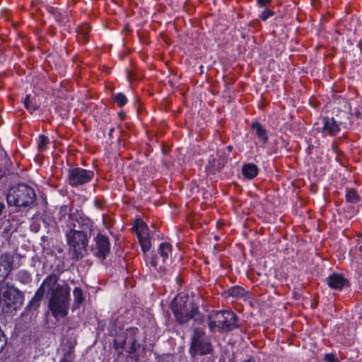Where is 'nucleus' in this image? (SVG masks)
Instances as JSON below:
<instances>
[{
	"label": "nucleus",
	"instance_id": "nucleus-38",
	"mask_svg": "<svg viewBox=\"0 0 362 362\" xmlns=\"http://www.w3.org/2000/svg\"><path fill=\"white\" fill-rule=\"evenodd\" d=\"M127 78H128L129 81L134 80V78H133V76L132 75V73L129 71H127Z\"/></svg>",
	"mask_w": 362,
	"mask_h": 362
},
{
	"label": "nucleus",
	"instance_id": "nucleus-44",
	"mask_svg": "<svg viewBox=\"0 0 362 362\" xmlns=\"http://www.w3.org/2000/svg\"><path fill=\"white\" fill-rule=\"evenodd\" d=\"M355 115H356L357 117H358L361 115L360 112H358H358H355Z\"/></svg>",
	"mask_w": 362,
	"mask_h": 362
},
{
	"label": "nucleus",
	"instance_id": "nucleus-35",
	"mask_svg": "<svg viewBox=\"0 0 362 362\" xmlns=\"http://www.w3.org/2000/svg\"><path fill=\"white\" fill-rule=\"evenodd\" d=\"M148 259H150V264L151 266H153V267H156L157 265H158V259H157V257H147Z\"/></svg>",
	"mask_w": 362,
	"mask_h": 362
},
{
	"label": "nucleus",
	"instance_id": "nucleus-4",
	"mask_svg": "<svg viewBox=\"0 0 362 362\" xmlns=\"http://www.w3.org/2000/svg\"><path fill=\"white\" fill-rule=\"evenodd\" d=\"M207 324L211 332H229L239 327L238 317L232 311L222 310L208 315Z\"/></svg>",
	"mask_w": 362,
	"mask_h": 362
},
{
	"label": "nucleus",
	"instance_id": "nucleus-37",
	"mask_svg": "<svg viewBox=\"0 0 362 362\" xmlns=\"http://www.w3.org/2000/svg\"><path fill=\"white\" fill-rule=\"evenodd\" d=\"M131 349H132V351H135L136 350V341L135 340H134L132 341V347H131Z\"/></svg>",
	"mask_w": 362,
	"mask_h": 362
},
{
	"label": "nucleus",
	"instance_id": "nucleus-46",
	"mask_svg": "<svg viewBox=\"0 0 362 362\" xmlns=\"http://www.w3.org/2000/svg\"><path fill=\"white\" fill-rule=\"evenodd\" d=\"M119 339H115V343L117 344L118 342Z\"/></svg>",
	"mask_w": 362,
	"mask_h": 362
},
{
	"label": "nucleus",
	"instance_id": "nucleus-8",
	"mask_svg": "<svg viewBox=\"0 0 362 362\" xmlns=\"http://www.w3.org/2000/svg\"><path fill=\"white\" fill-rule=\"evenodd\" d=\"M94 177V172L78 167L69 169L67 181L72 187H78L90 182Z\"/></svg>",
	"mask_w": 362,
	"mask_h": 362
},
{
	"label": "nucleus",
	"instance_id": "nucleus-5",
	"mask_svg": "<svg viewBox=\"0 0 362 362\" xmlns=\"http://www.w3.org/2000/svg\"><path fill=\"white\" fill-rule=\"evenodd\" d=\"M6 198L9 205L27 207L35 202L36 195L33 187L22 183L11 187Z\"/></svg>",
	"mask_w": 362,
	"mask_h": 362
},
{
	"label": "nucleus",
	"instance_id": "nucleus-45",
	"mask_svg": "<svg viewBox=\"0 0 362 362\" xmlns=\"http://www.w3.org/2000/svg\"><path fill=\"white\" fill-rule=\"evenodd\" d=\"M228 149L229 151H230V150L232 149V146H228Z\"/></svg>",
	"mask_w": 362,
	"mask_h": 362
},
{
	"label": "nucleus",
	"instance_id": "nucleus-6",
	"mask_svg": "<svg viewBox=\"0 0 362 362\" xmlns=\"http://www.w3.org/2000/svg\"><path fill=\"white\" fill-rule=\"evenodd\" d=\"M214 348L211 339L205 331L199 327H194L190 338L189 353L192 356H204L212 354Z\"/></svg>",
	"mask_w": 362,
	"mask_h": 362
},
{
	"label": "nucleus",
	"instance_id": "nucleus-36",
	"mask_svg": "<svg viewBox=\"0 0 362 362\" xmlns=\"http://www.w3.org/2000/svg\"><path fill=\"white\" fill-rule=\"evenodd\" d=\"M259 6L263 7L269 4L271 0H257Z\"/></svg>",
	"mask_w": 362,
	"mask_h": 362
},
{
	"label": "nucleus",
	"instance_id": "nucleus-3",
	"mask_svg": "<svg viewBox=\"0 0 362 362\" xmlns=\"http://www.w3.org/2000/svg\"><path fill=\"white\" fill-rule=\"evenodd\" d=\"M171 309L180 323H185L193 319L198 324H203L204 317L199 311V308L187 296H176L171 304Z\"/></svg>",
	"mask_w": 362,
	"mask_h": 362
},
{
	"label": "nucleus",
	"instance_id": "nucleus-19",
	"mask_svg": "<svg viewBox=\"0 0 362 362\" xmlns=\"http://www.w3.org/2000/svg\"><path fill=\"white\" fill-rule=\"evenodd\" d=\"M44 297V295L38 290L36 291L34 296L28 303L26 309L29 310H37L40 305V303Z\"/></svg>",
	"mask_w": 362,
	"mask_h": 362
},
{
	"label": "nucleus",
	"instance_id": "nucleus-31",
	"mask_svg": "<svg viewBox=\"0 0 362 362\" xmlns=\"http://www.w3.org/2000/svg\"><path fill=\"white\" fill-rule=\"evenodd\" d=\"M157 362H175L174 357L171 354H163L158 357Z\"/></svg>",
	"mask_w": 362,
	"mask_h": 362
},
{
	"label": "nucleus",
	"instance_id": "nucleus-25",
	"mask_svg": "<svg viewBox=\"0 0 362 362\" xmlns=\"http://www.w3.org/2000/svg\"><path fill=\"white\" fill-rule=\"evenodd\" d=\"M345 198L347 202L356 204L361 200L360 196L356 190L351 189L346 191Z\"/></svg>",
	"mask_w": 362,
	"mask_h": 362
},
{
	"label": "nucleus",
	"instance_id": "nucleus-20",
	"mask_svg": "<svg viewBox=\"0 0 362 362\" xmlns=\"http://www.w3.org/2000/svg\"><path fill=\"white\" fill-rule=\"evenodd\" d=\"M252 129L255 132V134L258 139L262 140L263 142H267L268 140V136L267 131L263 128L262 124L258 122H254L251 125Z\"/></svg>",
	"mask_w": 362,
	"mask_h": 362
},
{
	"label": "nucleus",
	"instance_id": "nucleus-10",
	"mask_svg": "<svg viewBox=\"0 0 362 362\" xmlns=\"http://www.w3.org/2000/svg\"><path fill=\"white\" fill-rule=\"evenodd\" d=\"M95 245H93L90 250L93 255L102 259H105L110 250V244L108 238L99 233L95 237Z\"/></svg>",
	"mask_w": 362,
	"mask_h": 362
},
{
	"label": "nucleus",
	"instance_id": "nucleus-11",
	"mask_svg": "<svg viewBox=\"0 0 362 362\" xmlns=\"http://www.w3.org/2000/svg\"><path fill=\"white\" fill-rule=\"evenodd\" d=\"M80 218H86L76 213H73L72 209L67 205H62L58 212V219L64 223L67 228L72 226V224H76Z\"/></svg>",
	"mask_w": 362,
	"mask_h": 362
},
{
	"label": "nucleus",
	"instance_id": "nucleus-39",
	"mask_svg": "<svg viewBox=\"0 0 362 362\" xmlns=\"http://www.w3.org/2000/svg\"><path fill=\"white\" fill-rule=\"evenodd\" d=\"M243 362H256V361L253 357H250V358H248Z\"/></svg>",
	"mask_w": 362,
	"mask_h": 362
},
{
	"label": "nucleus",
	"instance_id": "nucleus-30",
	"mask_svg": "<svg viewBox=\"0 0 362 362\" xmlns=\"http://www.w3.org/2000/svg\"><path fill=\"white\" fill-rule=\"evenodd\" d=\"M7 337L0 327V353L4 349L7 344Z\"/></svg>",
	"mask_w": 362,
	"mask_h": 362
},
{
	"label": "nucleus",
	"instance_id": "nucleus-15",
	"mask_svg": "<svg viewBox=\"0 0 362 362\" xmlns=\"http://www.w3.org/2000/svg\"><path fill=\"white\" fill-rule=\"evenodd\" d=\"M339 130L340 128L334 117H327L323 118L322 132H327L330 136H334Z\"/></svg>",
	"mask_w": 362,
	"mask_h": 362
},
{
	"label": "nucleus",
	"instance_id": "nucleus-9",
	"mask_svg": "<svg viewBox=\"0 0 362 362\" xmlns=\"http://www.w3.org/2000/svg\"><path fill=\"white\" fill-rule=\"evenodd\" d=\"M133 229L137 235L144 253H146L151 247L149 228L147 224L141 219L137 218L134 221Z\"/></svg>",
	"mask_w": 362,
	"mask_h": 362
},
{
	"label": "nucleus",
	"instance_id": "nucleus-12",
	"mask_svg": "<svg viewBox=\"0 0 362 362\" xmlns=\"http://www.w3.org/2000/svg\"><path fill=\"white\" fill-rule=\"evenodd\" d=\"M13 257L5 253L0 257V284L4 281L13 269Z\"/></svg>",
	"mask_w": 362,
	"mask_h": 362
},
{
	"label": "nucleus",
	"instance_id": "nucleus-49",
	"mask_svg": "<svg viewBox=\"0 0 362 362\" xmlns=\"http://www.w3.org/2000/svg\"><path fill=\"white\" fill-rule=\"evenodd\" d=\"M102 322H99V325L100 324V326H103V324H101Z\"/></svg>",
	"mask_w": 362,
	"mask_h": 362
},
{
	"label": "nucleus",
	"instance_id": "nucleus-21",
	"mask_svg": "<svg viewBox=\"0 0 362 362\" xmlns=\"http://www.w3.org/2000/svg\"><path fill=\"white\" fill-rule=\"evenodd\" d=\"M225 293H227L228 296L236 298H242L247 295L245 288L240 286H232L225 291Z\"/></svg>",
	"mask_w": 362,
	"mask_h": 362
},
{
	"label": "nucleus",
	"instance_id": "nucleus-27",
	"mask_svg": "<svg viewBox=\"0 0 362 362\" xmlns=\"http://www.w3.org/2000/svg\"><path fill=\"white\" fill-rule=\"evenodd\" d=\"M75 344H76V342L70 341L66 344V346H68V349L64 351L63 358L70 359L71 362H72L73 358H74L73 354L74 351Z\"/></svg>",
	"mask_w": 362,
	"mask_h": 362
},
{
	"label": "nucleus",
	"instance_id": "nucleus-14",
	"mask_svg": "<svg viewBox=\"0 0 362 362\" xmlns=\"http://www.w3.org/2000/svg\"><path fill=\"white\" fill-rule=\"evenodd\" d=\"M226 162L227 159L225 157L211 158L206 165V170L210 174H215L223 169Z\"/></svg>",
	"mask_w": 362,
	"mask_h": 362
},
{
	"label": "nucleus",
	"instance_id": "nucleus-16",
	"mask_svg": "<svg viewBox=\"0 0 362 362\" xmlns=\"http://www.w3.org/2000/svg\"><path fill=\"white\" fill-rule=\"evenodd\" d=\"M242 173L245 178L252 180L257 175L258 168L254 163L245 164L242 167Z\"/></svg>",
	"mask_w": 362,
	"mask_h": 362
},
{
	"label": "nucleus",
	"instance_id": "nucleus-32",
	"mask_svg": "<svg viewBox=\"0 0 362 362\" xmlns=\"http://www.w3.org/2000/svg\"><path fill=\"white\" fill-rule=\"evenodd\" d=\"M274 14V11H272V10H269L268 8H266L264 9L261 15H260V18L262 20V21H267L269 17L271 16H273Z\"/></svg>",
	"mask_w": 362,
	"mask_h": 362
},
{
	"label": "nucleus",
	"instance_id": "nucleus-17",
	"mask_svg": "<svg viewBox=\"0 0 362 362\" xmlns=\"http://www.w3.org/2000/svg\"><path fill=\"white\" fill-rule=\"evenodd\" d=\"M90 31V28L88 25H83L77 28L76 38L78 42L85 44L88 41V35Z\"/></svg>",
	"mask_w": 362,
	"mask_h": 362
},
{
	"label": "nucleus",
	"instance_id": "nucleus-2",
	"mask_svg": "<svg viewBox=\"0 0 362 362\" xmlns=\"http://www.w3.org/2000/svg\"><path fill=\"white\" fill-rule=\"evenodd\" d=\"M93 226L90 218H80L76 224H72L66 230V240L72 259H81L86 255Z\"/></svg>",
	"mask_w": 362,
	"mask_h": 362
},
{
	"label": "nucleus",
	"instance_id": "nucleus-23",
	"mask_svg": "<svg viewBox=\"0 0 362 362\" xmlns=\"http://www.w3.org/2000/svg\"><path fill=\"white\" fill-rule=\"evenodd\" d=\"M73 294H74V306L76 308H79L81 304L83 302V300H84L83 292L81 288L76 287L74 289Z\"/></svg>",
	"mask_w": 362,
	"mask_h": 362
},
{
	"label": "nucleus",
	"instance_id": "nucleus-1",
	"mask_svg": "<svg viewBox=\"0 0 362 362\" xmlns=\"http://www.w3.org/2000/svg\"><path fill=\"white\" fill-rule=\"evenodd\" d=\"M59 278L57 274H50L37 288L44 296L46 291L50 293L48 307L56 320L67 315L70 299V287L66 284H58Z\"/></svg>",
	"mask_w": 362,
	"mask_h": 362
},
{
	"label": "nucleus",
	"instance_id": "nucleus-34",
	"mask_svg": "<svg viewBox=\"0 0 362 362\" xmlns=\"http://www.w3.org/2000/svg\"><path fill=\"white\" fill-rule=\"evenodd\" d=\"M6 206L2 202H0V218H6Z\"/></svg>",
	"mask_w": 362,
	"mask_h": 362
},
{
	"label": "nucleus",
	"instance_id": "nucleus-41",
	"mask_svg": "<svg viewBox=\"0 0 362 362\" xmlns=\"http://www.w3.org/2000/svg\"><path fill=\"white\" fill-rule=\"evenodd\" d=\"M59 362H71V360L67 358H62Z\"/></svg>",
	"mask_w": 362,
	"mask_h": 362
},
{
	"label": "nucleus",
	"instance_id": "nucleus-7",
	"mask_svg": "<svg viewBox=\"0 0 362 362\" xmlns=\"http://www.w3.org/2000/svg\"><path fill=\"white\" fill-rule=\"evenodd\" d=\"M3 302L4 309H6L7 313L16 311L23 304L24 293L15 286H11L4 292Z\"/></svg>",
	"mask_w": 362,
	"mask_h": 362
},
{
	"label": "nucleus",
	"instance_id": "nucleus-33",
	"mask_svg": "<svg viewBox=\"0 0 362 362\" xmlns=\"http://www.w3.org/2000/svg\"><path fill=\"white\" fill-rule=\"evenodd\" d=\"M325 360L327 362H339L338 359L332 354H326L325 355Z\"/></svg>",
	"mask_w": 362,
	"mask_h": 362
},
{
	"label": "nucleus",
	"instance_id": "nucleus-24",
	"mask_svg": "<svg viewBox=\"0 0 362 362\" xmlns=\"http://www.w3.org/2000/svg\"><path fill=\"white\" fill-rule=\"evenodd\" d=\"M16 279L23 284H28L32 281L31 274L25 270L19 271L17 274Z\"/></svg>",
	"mask_w": 362,
	"mask_h": 362
},
{
	"label": "nucleus",
	"instance_id": "nucleus-13",
	"mask_svg": "<svg viewBox=\"0 0 362 362\" xmlns=\"http://www.w3.org/2000/svg\"><path fill=\"white\" fill-rule=\"evenodd\" d=\"M327 284L334 290L341 291L343 288L349 286V281L339 274H332L327 278Z\"/></svg>",
	"mask_w": 362,
	"mask_h": 362
},
{
	"label": "nucleus",
	"instance_id": "nucleus-42",
	"mask_svg": "<svg viewBox=\"0 0 362 362\" xmlns=\"http://www.w3.org/2000/svg\"><path fill=\"white\" fill-rule=\"evenodd\" d=\"M125 344V340H122V341H119V347H123L124 344Z\"/></svg>",
	"mask_w": 362,
	"mask_h": 362
},
{
	"label": "nucleus",
	"instance_id": "nucleus-47",
	"mask_svg": "<svg viewBox=\"0 0 362 362\" xmlns=\"http://www.w3.org/2000/svg\"><path fill=\"white\" fill-rule=\"evenodd\" d=\"M114 129H111L110 131V134H111L112 132L113 131Z\"/></svg>",
	"mask_w": 362,
	"mask_h": 362
},
{
	"label": "nucleus",
	"instance_id": "nucleus-48",
	"mask_svg": "<svg viewBox=\"0 0 362 362\" xmlns=\"http://www.w3.org/2000/svg\"><path fill=\"white\" fill-rule=\"evenodd\" d=\"M102 322H99V325L100 324V326H103V324H101Z\"/></svg>",
	"mask_w": 362,
	"mask_h": 362
},
{
	"label": "nucleus",
	"instance_id": "nucleus-18",
	"mask_svg": "<svg viewBox=\"0 0 362 362\" xmlns=\"http://www.w3.org/2000/svg\"><path fill=\"white\" fill-rule=\"evenodd\" d=\"M172 247L170 244L168 243H163L160 244L158 249L159 257L162 259V262L165 263L171 254Z\"/></svg>",
	"mask_w": 362,
	"mask_h": 362
},
{
	"label": "nucleus",
	"instance_id": "nucleus-29",
	"mask_svg": "<svg viewBox=\"0 0 362 362\" xmlns=\"http://www.w3.org/2000/svg\"><path fill=\"white\" fill-rule=\"evenodd\" d=\"M49 143V139L45 135H40L39 137L38 148L40 151H45Z\"/></svg>",
	"mask_w": 362,
	"mask_h": 362
},
{
	"label": "nucleus",
	"instance_id": "nucleus-43",
	"mask_svg": "<svg viewBox=\"0 0 362 362\" xmlns=\"http://www.w3.org/2000/svg\"><path fill=\"white\" fill-rule=\"evenodd\" d=\"M110 325H111V329H110V330H115V329L113 328V327H114V325H114V322H110Z\"/></svg>",
	"mask_w": 362,
	"mask_h": 362
},
{
	"label": "nucleus",
	"instance_id": "nucleus-40",
	"mask_svg": "<svg viewBox=\"0 0 362 362\" xmlns=\"http://www.w3.org/2000/svg\"><path fill=\"white\" fill-rule=\"evenodd\" d=\"M48 10H49V12H51V13H54V11H55V8H53V7H49V8H48Z\"/></svg>",
	"mask_w": 362,
	"mask_h": 362
},
{
	"label": "nucleus",
	"instance_id": "nucleus-26",
	"mask_svg": "<svg viewBox=\"0 0 362 362\" xmlns=\"http://www.w3.org/2000/svg\"><path fill=\"white\" fill-rule=\"evenodd\" d=\"M10 221L6 218H0V233L7 234L11 230Z\"/></svg>",
	"mask_w": 362,
	"mask_h": 362
},
{
	"label": "nucleus",
	"instance_id": "nucleus-22",
	"mask_svg": "<svg viewBox=\"0 0 362 362\" xmlns=\"http://www.w3.org/2000/svg\"><path fill=\"white\" fill-rule=\"evenodd\" d=\"M23 103L30 114H33L35 111L38 110L40 108L39 105L36 103L35 98L34 97L32 98L30 95H28L25 97Z\"/></svg>",
	"mask_w": 362,
	"mask_h": 362
},
{
	"label": "nucleus",
	"instance_id": "nucleus-28",
	"mask_svg": "<svg viewBox=\"0 0 362 362\" xmlns=\"http://www.w3.org/2000/svg\"><path fill=\"white\" fill-rule=\"evenodd\" d=\"M112 99L119 107L124 106L127 102V97L122 93L113 94Z\"/></svg>",
	"mask_w": 362,
	"mask_h": 362
}]
</instances>
